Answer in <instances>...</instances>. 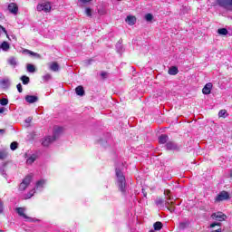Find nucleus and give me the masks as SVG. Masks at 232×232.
I'll use <instances>...</instances> for the list:
<instances>
[{"instance_id":"f257e3e1","label":"nucleus","mask_w":232,"mask_h":232,"mask_svg":"<svg viewBox=\"0 0 232 232\" xmlns=\"http://www.w3.org/2000/svg\"><path fill=\"white\" fill-rule=\"evenodd\" d=\"M116 177L118 179L120 190L124 193V191H126V178L121 169H116Z\"/></svg>"},{"instance_id":"f03ea898","label":"nucleus","mask_w":232,"mask_h":232,"mask_svg":"<svg viewBox=\"0 0 232 232\" xmlns=\"http://www.w3.org/2000/svg\"><path fill=\"white\" fill-rule=\"evenodd\" d=\"M217 4L218 6H221V8L232 12V0H217Z\"/></svg>"},{"instance_id":"7ed1b4c3","label":"nucleus","mask_w":232,"mask_h":232,"mask_svg":"<svg viewBox=\"0 0 232 232\" xmlns=\"http://www.w3.org/2000/svg\"><path fill=\"white\" fill-rule=\"evenodd\" d=\"M36 8L38 12H45V14H48V12L52 11V5L50 2H45L39 4Z\"/></svg>"},{"instance_id":"20e7f679","label":"nucleus","mask_w":232,"mask_h":232,"mask_svg":"<svg viewBox=\"0 0 232 232\" xmlns=\"http://www.w3.org/2000/svg\"><path fill=\"white\" fill-rule=\"evenodd\" d=\"M224 200H229V193L226 190L221 191L215 198V202H222Z\"/></svg>"},{"instance_id":"39448f33","label":"nucleus","mask_w":232,"mask_h":232,"mask_svg":"<svg viewBox=\"0 0 232 232\" xmlns=\"http://www.w3.org/2000/svg\"><path fill=\"white\" fill-rule=\"evenodd\" d=\"M211 218L218 220V222H224L227 218V216L222 212H215L211 215Z\"/></svg>"},{"instance_id":"423d86ee","label":"nucleus","mask_w":232,"mask_h":232,"mask_svg":"<svg viewBox=\"0 0 232 232\" xmlns=\"http://www.w3.org/2000/svg\"><path fill=\"white\" fill-rule=\"evenodd\" d=\"M166 148L169 151H179L180 150V147L175 141H168Z\"/></svg>"},{"instance_id":"0eeeda50","label":"nucleus","mask_w":232,"mask_h":232,"mask_svg":"<svg viewBox=\"0 0 232 232\" xmlns=\"http://www.w3.org/2000/svg\"><path fill=\"white\" fill-rule=\"evenodd\" d=\"M7 10L10 12V14L17 15V12H19V6H17V4L15 3H11L8 5Z\"/></svg>"},{"instance_id":"6e6552de","label":"nucleus","mask_w":232,"mask_h":232,"mask_svg":"<svg viewBox=\"0 0 232 232\" xmlns=\"http://www.w3.org/2000/svg\"><path fill=\"white\" fill-rule=\"evenodd\" d=\"M24 208H16V213L19 215V217H23V218H25V220H31L32 218L26 216V214H24Z\"/></svg>"},{"instance_id":"1a4fd4ad","label":"nucleus","mask_w":232,"mask_h":232,"mask_svg":"<svg viewBox=\"0 0 232 232\" xmlns=\"http://www.w3.org/2000/svg\"><path fill=\"white\" fill-rule=\"evenodd\" d=\"M211 88H213V83H207L202 89V93H204V95H209V93H211Z\"/></svg>"},{"instance_id":"9d476101","label":"nucleus","mask_w":232,"mask_h":232,"mask_svg":"<svg viewBox=\"0 0 232 232\" xmlns=\"http://www.w3.org/2000/svg\"><path fill=\"white\" fill-rule=\"evenodd\" d=\"M125 23L130 24V26H133V24H135L137 23V17H135L133 15H129L126 17Z\"/></svg>"},{"instance_id":"9b49d317","label":"nucleus","mask_w":232,"mask_h":232,"mask_svg":"<svg viewBox=\"0 0 232 232\" xmlns=\"http://www.w3.org/2000/svg\"><path fill=\"white\" fill-rule=\"evenodd\" d=\"M25 101L29 104H34V102H37V101H39V97L34 95H27L25 96Z\"/></svg>"},{"instance_id":"f8f14e48","label":"nucleus","mask_w":232,"mask_h":232,"mask_svg":"<svg viewBox=\"0 0 232 232\" xmlns=\"http://www.w3.org/2000/svg\"><path fill=\"white\" fill-rule=\"evenodd\" d=\"M54 140H55L53 139V137L48 136V137L44 138V140H43L42 144L44 147H48V146H50V144H52V142H54Z\"/></svg>"},{"instance_id":"ddd939ff","label":"nucleus","mask_w":232,"mask_h":232,"mask_svg":"<svg viewBox=\"0 0 232 232\" xmlns=\"http://www.w3.org/2000/svg\"><path fill=\"white\" fill-rule=\"evenodd\" d=\"M168 139H169V137L168 136V134H161L159 137V143L160 144H168Z\"/></svg>"},{"instance_id":"4468645a","label":"nucleus","mask_w":232,"mask_h":232,"mask_svg":"<svg viewBox=\"0 0 232 232\" xmlns=\"http://www.w3.org/2000/svg\"><path fill=\"white\" fill-rule=\"evenodd\" d=\"M63 127H57L56 129H54L53 131V140H57V139H59V135H61V132L63 131Z\"/></svg>"},{"instance_id":"2eb2a0df","label":"nucleus","mask_w":232,"mask_h":232,"mask_svg":"<svg viewBox=\"0 0 232 232\" xmlns=\"http://www.w3.org/2000/svg\"><path fill=\"white\" fill-rule=\"evenodd\" d=\"M32 179H34V175L29 174L25 176V178L22 180V182L26 186H30V184L32 183Z\"/></svg>"},{"instance_id":"dca6fc26","label":"nucleus","mask_w":232,"mask_h":232,"mask_svg":"<svg viewBox=\"0 0 232 232\" xmlns=\"http://www.w3.org/2000/svg\"><path fill=\"white\" fill-rule=\"evenodd\" d=\"M169 75H177L179 73V68L177 66H172L168 71Z\"/></svg>"},{"instance_id":"f3484780","label":"nucleus","mask_w":232,"mask_h":232,"mask_svg":"<svg viewBox=\"0 0 232 232\" xmlns=\"http://www.w3.org/2000/svg\"><path fill=\"white\" fill-rule=\"evenodd\" d=\"M8 84H10V80L8 79L0 80V88H8Z\"/></svg>"},{"instance_id":"a211bd4d","label":"nucleus","mask_w":232,"mask_h":232,"mask_svg":"<svg viewBox=\"0 0 232 232\" xmlns=\"http://www.w3.org/2000/svg\"><path fill=\"white\" fill-rule=\"evenodd\" d=\"M75 92L77 95H79L80 97H82L84 95V87L80 85L75 88Z\"/></svg>"},{"instance_id":"6ab92c4d","label":"nucleus","mask_w":232,"mask_h":232,"mask_svg":"<svg viewBox=\"0 0 232 232\" xmlns=\"http://www.w3.org/2000/svg\"><path fill=\"white\" fill-rule=\"evenodd\" d=\"M49 68L52 72H57L59 70V63H57V62H53Z\"/></svg>"},{"instance_id":"aec40b11","label":"nucleus","mask_w":232,"mask_h":232,"mask_svg":"<svg viewBox=\"0 0 232 232\" xmlns=\"http://www.w3.org/2000/svg\"><path fill=\"white\" fill-rule=\"evenodd\" d=\"M0 48H2V50H4L5 52L10 50V44H8V42L5 41L1 44Z\"/></svg>"},{"instance_id":"412c9836","label":"nucleus","mask_w":232,"mask_h":232,"mask_svg":"<svg viewBox=\"0 0 232 232\" xmlns=\"http://www.w3.org/2000/svg\"><path fill=\"white\" fill-rule=\"evenodd\" d=\"M154 230L155 231H160L162 229V222L157 221L153 225Z\"/></svg>"},{"instance_id":"4be33fe9","label":"nucleus","mask_w":232,"mask_h":232,"mask_svg":"<svg viewBox=\"0 0 232 232\" xmlns=\"http://www.w3.org/2000/svg\"><path fill=\"white\" fill-rule=\"evenodd\" d=\"M20 80L22 81L23 84H24V85L30 84V77H28L26 75L21 76Z\"/></svg>"},{"instance_id":"5701e85b","label":"nucleus","mask_w":232,"mask_h":232,"mask_svg":"<svg viewBox=\"0 0 232 232\" xmlns=\"http://www.w3.org/2000/svg\"><path fill=\"white\" fill-rule=\"evenodd\" d=\"M37 160V156L33 154L31 157H29L26 160L27 164H34Z\"/></svg>"},{"instance_id":"b1692460","label":"nucleus","mask_w":232,"mask_h":232,"mask_svg":"<svg viewBox=\"0 0 232 232\" xmlns=\"http://www.w3.org/2000/svg\"><path fill=\"white\" fill-rule=\"evenodd\" d=\"M35 195V188L31 189L26 195L24 199L28 200V198H32V197Z\"/></svg>"},{"instance_id":"393cba45","label":"nucleus","mask_w":232,"mask_h":232,"mask_svg":"<svg viewBox=\"0 0 232 232\" xmlns=\"http://www.w3.org/2000/svg\"><path fill=\"white\" fill-rule=\"evenodd\" d=\"M227 28H219L218 30V34H219V35H227Z\"/></svg>"},{"instance_id":"a878e982","label":"nucleus","mask_w":232,"mask_h":232,"mask_svg":"<svg viewBox=\"0 0 232 232\" xmlns=\"http://www.w3.org/2000/svg\"><path fill=\"white\" fill-rule=\"evenodd\" d=\"M27 72H29V73H34L35 72V66L34 64H27Z\"/></svg>"},{"instance_id":"bb28decb","label":"nucleus","mask_w":232,"mask_h":232,"mask_svg":"<svg viewBox=\"0 0 232 232\" xmlns=\"http://www.w3.org/2000/svg\"><path fill=\"white\" fill-rule=\"evenodd\" d=\"M28 188V185H26L25 183H23V181L20 183L19 185V191H26V188Z\"/></svg>"},{"instance_id":"cd10ccee","label":"nucleus","mask_w":232,"mask_h":232,"mask_svg":"<svg viewBox=\"0 0 232 232\" xmlns=\"http://www.w3.org/2000/svg\"><path fill=\"white\" fill-rule=\"evenodd\" d=\"M8 63L11 66H16L17 65V61L15 60L14 57H11L9 60H8Z\"/></svg>"},{"instance_id":"c85d7f7f","label":"nucleus","mask_w":232,"mask_h":232,"mask_svg":"<svg viewBox=\"0 0 232 232\" xmlns=\"http://www.w3.org/2000/svg\"><path fill=\"white\" fill-rule=\"evenodd\" d=\"M44 179L38 180L36 182V189H39V188H44Z\"/></svg>"},{"instance_id":"c756f323","label":"nucleus","mask_w":232,"mask_h":232,"mask_svg":"<svg viewBox=\"0 0 232 232\" xmlns=\"http://www.w3.org/2000/svg\"><path fill=\"white\" fill-rule=\"evenodd\" d=\"M17 146H19V143H17L16 141H13L10 145V149L13 151H15V150H17Z\"/></svg>"},{"instance_id":"7c9ffc66","label":"nucleus","mask_w":232,"mask_h":232,"mask_svg":"<svg viewBox=\"0 0 232 232\" xmlns=\"http://www.w3.org/2000/svg\"><path fill=\"white\" fill-rule=\"evenodd\" d=\"M227 113V111L220 110L219 112H218V117H222L223 119H226Z\"/></svg>"},{"instance_id":"2f4dec72","label":"nucleus","mask_w":232,"mask_h":232,"mask_svg":"<svg viewBox=\"0 0 232 232\" xmlns=\"http://www.w3.org/2000/svg\"><path fill=\"white\" fill-rule=\"evenodd\" d=\"M145 20L148 21L149 23H150V21H153V14H151L150 13L145 14Z\"/></svg>"},{"instance_id":"473e14b6","label":"nucleus","mask_w":232,"mask_h":232,"mask_svg":"<svg viewBox=\"0 0 232 232\" xmlns=\"http://www.w3.org/2000/svg\"><path fill=\"white\" fill-rule=\"evenodd\" d=\"M6 151L0 150V160H5L6 159Z\"/></svg>"},{"instance_id":"72a5a7b5","label":"nucleus","mask_w":232,"mask_h":232,"mask_svg":"<svg viewBox=\"0 0 232 232\" xmlns=\"http://www.w3.org/2000/svg\"><path fill=\"white\" fill-rule=\"evenodd\" d=\"M221 221L219 222H213L212 224H210V227L211 228H215V227H220L222 226V223H220Z\"/></svg>"},{"instance_id":"f704fd0d","label":"nucleus","mask_w":232,"mask_h":232,"mask_svg":"<svg viewBox=\"0 0 232 232\" xmlns=\"http://www.w3.org/2000/svg\"><path fill=\"white\" fill-rule=\"evenodd\" d=\"M1 106H6L8 104V99L3 98L0 100Z\"/></svg>"},{"instance_id":"c9c22d12","label":"nucleus","mask_w":232,"mask_h":232,"mask_svg":"<svg viewBox=\"0 0 232 232\" xmlns=\"http://www.w3.org/2000/svg\"><path fill=\"white\" fill-rule=\"evenodd\" d=\"M50 79H52V74L50 73H46L45 75L43 76V80L45 82L50 81Z\"/></svg>"},{"instance_id":"e433bc0d","label":"nucleus","mask_w":232,"mask_h":232,"mask_svg":"<svg viewBox=\"0 0 232 232\" xmlns=\"http://www.w3.org/2000/svg\"><path fill=\"white\" fill-rule=\"evenodd\" d=\"M186 227H188V223H185V222L179 223V229H186Z\"/></svg>"},{"instance_id":"4c0bfd02","label":"nucleus","mask_w":232,"mask_h":232,"mask_svg":"<svg viewBox=\"0 0 232 232\" xmlns=\"http://www.w3.org/2000/svg\"><path fill=\"white\" fill-rule=\"evenodd\" d=\"M85 14L88 17H92V9L90 7H87L85 10Z\"/></svg>"},{"instance_id":"58836bf2","label":"nucleus","mask_w":232,"mask_h":232,"mask_svg":"<svg viewBox=\"0 0 232 232\" xmlns=\"http://www.w3.org/2000/svg\"><path fill=\"white\" fill-rule=\"evenodd\" d=\"M16 88H17L19 93H23V85L21 83H18L16 85Z\"/></svg>"},{"instance_id":"ea45409f","label":"nucleus","mask_w":232,"mask_h":232,"mask_svg":"<svg viewBox=\"0 0 232 232\" xmlns=\"http://www.w3.org/2000/svg\"><path fill=\"white\" fill-rule=\"evenodd\" d=\"M24 52L25 53H28L29 55H33V56L35 54L34 52L30 51V50H28V49H25Z\"/></svg>"},{"instance_id":"a19ab883","label":"nucleus","mask_w":232,"mask_h":232,"mask_svg":"<svg viewBox=\"0 0 232 232\" xmlns=\"http://www.w3.org/2000/svg\"><path fill=\"white\" fill-rule=\"evenodd\" d=\"M156 204L157 206H162V204H164V200L163 199L156 200Z\"/></svg>"},{"instance_id":"79ce46f5","label":"nucleus","mask_w":232,"mask_h":232,"mask_svg":"<svg viewBox=\"0 0 232 232\" xmlns=\"http://www.w3.org/2000/svg\"><path fill=\"white\" fill-rule=\"evenodd\" d=\"M101 77H102V79H106V77H108V72H102L101 73Z\"/></svg>"},{"instance_id":"37998d69","label":"nucleus","mask_w":232,"mask_h":232,"mask_svg":"<svg viewBox=\"0 0 232 232\" xmlns=\"http://www.w3.org/2000/svg\"><path fill=\"white\" fill-rule=\"evenodd\" d=\"M0 29L5 34V35H8V32L6 31V28H5L3 25H0Z\"/></svg>"},{"instance_id":"c03bdc74","label":"nucleus","mask_w":232,"mask_h":232,"mask_svg":"<svg viewBox=\"0 0 232 232\" xmlns=\"http://www.w3.org/2000/svg\"><path fill=\"white\" fill-rule=\"evenodd\" d=\"M222 231V227H218V228H212L211 232H221Z\"/></svg>"},{"instance_id":"a18cd8bd","label":"nucleus","mask_w":232,"mask_h":232,"mask_svg":"<svg viewBox=\"0 0 232 232\" xmlns=\"http://www.w3.org/2000/svg\"><path fill=\"white\" fill-rule=\"evenodd\" d=\"M167 209H169L170 213H173V211H175V207H167Z\"/></svg>"},{"instance_id":"49530a36","label":"nucleus","mask_w":232,"mask_h":232,"mask_svg":"<svg viewBox=\"0 0 232 232\" xmlns=\"http://www.w3.org/2000/svg\"><path fill=\"white\" fill-rule=\"evenodd\" d=\"M34 57H36V59H41V54L34 53Z\"/></svg>"},{"instance_id":"de8ad7c7","label":"nucleus","mask_w":232,"mask_h":232,"mask_svg":"<svg viewBox=\"0 0 232 232\" xmlns=\"http://www.w3.org/2000/svg\"><path fill=\"white\" fill-rule=\"evenodd\" d=\"M4 208H3V202L0 201V214L3 213Z\"/></svg>"},{"instance_id":"09e8293b","label":"nucleus","mask_w":232,"mask_h":232,"mask_svg":"<svg viewBox=\"0 0 232 232\" xmlns=\"http://www.w3.org/2000/svg\"><path fill=\"white\" fill-rule=\"evenodd\" d=\"M165 193H166V195H167L168 197H169V195L171 194V190L167 189V190H165Z\"/></svg>"},{"instance_id":"8fccbe9b","label":"nucleus","mask_w":232,"mask_h":232,"mask_svg":"<svg viewBox=\"0 0 232 232\" xmlns=\"http://www.w3.org/2000/svg\"><path fill=\"white\" fill-rule=\"evenodd\" d=\"M5 129H0V135H4V133H5Z\"/></svg>"},{"instance_id":"3c124183","label":"nucleus","mask_w":232,"mask_h":232,"mask_svg":"<svg viewBox=\"0 0 232 232\" xmlns=\"http://www.w3.org/2000/svg\"><path fill=\"white\" fill-rule=\"evenodd\" d=\"M0 113H5V108H0Z\"/></svg>"},{"instance_id":"603ef678","label":"nucleus","mask_w":232,"mask_h":232,"mask_svg":"<svg viewBox=\"0 0 232 232\" xmlns=\"http://www.w3.org/2000/svg\"><path fill=\"white\" fill-rule=\"evenodd\" d=\"M83 3H90L92 0H82Z\"/></svg>"},{"instance_id":"864d4df0","label":"nucleus","mask_w":232,"mask_h":232,"mask_svg":"<svg viewBox=\"0 0 232 232\" xmlns=\"http://www.w3.org/2000/svg\"><path fill=\"white\" fill-rule=\"evenodd\" d=\"M166 204H167V206H169L170 204L173 205V202H170V203L167 202Z\"/></svg>"},{"instance_id":"5fc2aeb1","label":"nucleus","mask_w":232,"mask_h":232,"mask_svg":"<svg viewBox=\"0 0 232 232\" xmlns=\"http://www.w3.org/2000/svg\"><path fill=\"white\" fill-rule=\"evenodd\" d=\"M230 179H232V171L230 172Z\"/></svg>"},{"instance_id":"6e6d98bb","label":"nucleus","mask_w":232,"mask_h":232,"mask_svg":"<svg viewBox=\"0 0 232 232\" xmlns=\"http://www.w3.org/2000/svg\"><path fill=\"white\" fill-rule=\"evenodd\" d=\"M169 200H171V197L169 196Z\"/></svg>"},{"instance_id":"4d7b16f0","label":"nucleus","mask_w":232,"mask_h":232,"mask_svg":"<svg viewBox=\"0 0 232 232\" xmlns=\"http://www.w3.org/2000/svg\"><path fill=\"white\" fill-rule=\"evenodd\" d=\"M150 232H155V231H153V230H150Z\"/></svg>"},{"instance_id":"13d9d810","label":"nucleus","mask_w":232,"mask_h":232,"mask_svg":"<svg viewBox=\"0 0 232 232\" xmlns=\"http://www.w3.org/2000/svg\"><path fill=\"white\" fill-rule=\"evenodd\" d=\"M144 197H147V194H144Z\"/></svg>"},{"instance_id":"bf43d9fd","label":"nucleus","mask_w":232,"mask_h":232,"mask_svg":"<svg viewBox=\"0 0 232 232\" xmlns=\"http://www.w3.org/2000/svg\"><path fill=\"white\" fill-rule=\"evenodd\" d=\"M0 232H3V230H0Z\"/></svg>"}]
</instances>
